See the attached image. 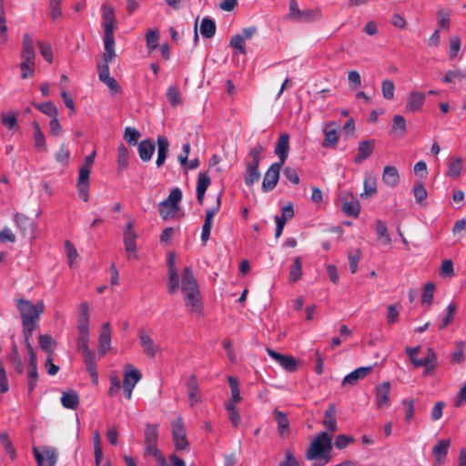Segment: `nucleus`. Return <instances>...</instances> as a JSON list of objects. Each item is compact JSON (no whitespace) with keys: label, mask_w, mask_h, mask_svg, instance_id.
<instances>
[{"label":"nucleus","mask_w":466,"mask_h":466,"mask_svg":"<svg viewBox=\"0 0 466 466\" xmlns=\"http://www.w3.org/2000/svg\"><path fill=\"white\" fill-rule=\"evenodd\" d=\"M332 451L331 436L326 432H319L311 441L306 452V458L309 461H315L318 466L326 465L331 459Z\"/></svg>","instance_id":"f257e3e1"},{"label":"nucleus","mask_w":466,"mask_h":466,"mask_svg":"<svg viewBox=\"0 0 466 466\" xmlns=\"http://www.w3.org/2000/svg\"><path fill=\"white\" fill-rule=\"evenodd\" d=\"M181 289L185 293L186 305L190 311L200 309V294L197 280L190 268L186 267L182 272Z\"/></svg>","instance_id":"f03ea898"},{"label":"nucleus","mask_w":466,"mask_h":466,"mask_svg":"<svg viewBox=\"0 0 466 466\" xmlns=\"http://www.w3.org/2000/svg\"><path fill=\"white\" fill-rule=\"evenodd\" d=\"M102 18L104 27V49L106 51V56L110 58L113 54V50H115L114 31L116 27V20L114 8L107 5H104L102 6Z\"/></svg>","instance_id":"7ed1b4c3"},{"label":"nucleus","mask_w":466,"mask_h":466,"mask_svg":"<svg viewBox=\"0 0 466 466\" xmlns=\"http://www.w3.org/2000/svg\"><path fill=\"white\" fill-rule=\"evenodd\" d=\"M16 307L20 313L22 323H37L45 309V304L39 300L34 304L31 300L17 299Z\"/></svg>","instance_id":"20e7f679"},{"label":"nucleus","mask_w":466,"mask_h":466,"mask_svg":"<svg viewBox=\"0 0 466 466\" xmlns=\"http://www.w3.org/2000/svg\"><path fill=\"white\" fill-rule=\"evenodd\" d=\"M262 151L263 147L261 145H258L253 147L248 154V157H250V159L247 161L244 177L247 186H251L260 179L258 166L261 160L260 155Z\"/></svg>","instance_id":"39448f33"},{"label":"nucleus","mask_w":466,"mask_h":466,"mask_svg":"<svg viewBox=\"0 0 466 466\" xmlns=\"http://www.w3.org/2000/svg\"><path fill=\"white\" fill-rule=\"evenodd\" d=\"M116 56V52L113 50V54L108 58L106 56V51H104L103 54V65L98 64V77L101 82H103L110 90L112 93L116 94L119 92V85L116 82V80L110 76L109 75V63L113 61V59Z\"/></svg>","instance_id":"423d86ee"},{"label":"nucleus","mask_w":466,"mask_h":466,"mask_svg":"<svg viewBox=\"0 0 466 466\" xmlns=\"http://www.w3.org/2000/svg\"><path fill=\"white\" fill-rule=\"evenodd\" d=\"M405 350L415 367H430L431 370L434 369L437 357L431 348L428 349L427 356L423 359L417 358L420 352V347H407Z\"/></svg>","instance_id":"0eeeda50"},{"label":"nucleus","mask_w":466,"mask_h":466,"mask_svg":"<svg viewBox=\"0 0 466 466\" xmlns=\"http://www.w3.org/2000/svg\"><path fill=\"white\" fill-rule=\"evenodd\" d=\"M33 453L38 466H55L56 463L58 453L53 447H34Z\"/></svg>","instance_id":"6e6552de"},{"label":"nucleus","mask_w":466,"mask_h":466,"mask_svg":"<svg viewBox=\"0 0 466 466\" xmlns=\"http://www.w3.org/2000/svg\"><path fill=\"white\" fill-rule=\"evenodd\" d=\"M173 441L177 451L186 450L189 443L187 439L186 431L180 417L177 418L171 424Z\"/></svg>","instance_id":"1a4fd4ad"},{"label":"nucleus","mask_w":466,"mask_h":466,"mask_svg":"<svg viewBox=\"0 0 466 466\" xmlns=\"http://www.w3.org/2000/svg\"><path fill=\"white\" fill-rule=\"evenodd\" d=\"M158 426L147 423L145 428V450L146 454L157 453Z\"/></svg>","instance_id":"9d476101"},{"label":"nucleus","mask_w":466,"mask_h":466,"mask_svg":"<svg viewBox=\"0 0 466 466\" xmlns=\"http://www.w3.org/2000/svg\"><path fill=\"white\" fill-rule=\"evenodd\" d=\"M221 205V194H219L217 198L216 207L206 210L205 220L202 226L201 231V240L204 245L207 244L210 238V232L213 225V218L216 214L218 212Z\"/></svg>","instance_id":"9b49d317"},{"label":"nucleus","mask_w":466,"mask_h":466,"mask_svg":"<svg viewBox=\"0 0 466 466\" xmlns=\"http://www.w3.org/2000/svg\"><path fill=\"white\" fill-rule=\"evenodd\" d=\"M266 351L286 371L294 372L298 370V360L293 356L279 353L270 348H267Z\"/></svg>","instance_id":"f8f14e48"},{"label":"nucleus","mask_w":466,"mask_h":466,"mask_svg":"<svg viewBox=\"0 0 466 466\" xmlns=\"http://www.w3.org/2000/svg\"><path fill=\"white\" fill-rule=\"evenodd\" d=\"M138 338L143 351L148 359H154L161 350L159 344L156 343L145 329L138 330Z\"/></svg>","instance_id":"ddd939ff"},{"label":"nucleus","mask_w":466,"mask_h":466,"mask_svg":"<svg viewBox=\"0 0 466 466\" xmlns=\"http://www.w3.org/2000/svg\"><path fill=\"white\" fill-rule=\"evenodd\" d=\"M282 166V164L276 162L271 164L268 169L266 171L261 186V188L264 192H268L274 189L279 181Z\"/></svg>","instance_id":"4468645a"},{"label":"nucleus","mask_w":466,"mask_h":466,"mask_svg":"<svg viewBox=\"0 0 466 466\" xmlns=\"http://www.w3.org/2000/svg\"><path fill=\"white\" fill-rule=\"evenodd\" d=\"M339 125L336 122H329L326 124L323 133L324 139L322 141V147L324 148H335L339 143Z\"/></svg>","instance_id":"2eb2a0df"},{"label":"nucleus","mask_w":466,"mask_h":466,"mask_svg":"<svg viewBox=\"0 0 466 466\" xmlns=\"http://www.w3.org/2000/svg\"><path fill=\"white\" fill-rule=\"evenodd\" d=\"M390 381H384L376 387L375 400L378 409H388L391 400L390 398Z\"/></svg>","instance_id":"dca6fc26"},{"label":"nucleus","mask_w":466,"mask_h":466,"mask_svg":"<svg viewBox=\"0 0 466 466\" xmlns=\"http://www.w3.org/2000/svg\"><path fill=\"white\" fill-rule=\"evenodd\" d=\"M168 268V285L167 292L170 295L175 294L179 288V277L176 268L175 256L173 253H169L167 259Z\"/></svg>","instance_id":"f3484780"},{"label":"nucleus","mask_w":466,"mask_h":466,"mask_svg":"<svg viewBox=\"0 0 466 466\" xmlns=\"http://www.w3.org/2000/svg\"><path fill=\"white\" fill-rule=\"evenodd\" d=\"M371 370H372V366L358 368V369L354 370L353 371L350 372L348 375H346L343 378L341 385L343 387L354 386L360 380L367 377L370 373Z\"/></svg>","instance_id":"a211bd4d"},{"label":"nucleus","mask_w":466,"mask_h":466,"mask_svg":"<svg viewBox=\"0 0 466 466\" xmlns=\"http://www.w3.org/2000/svg\"><path fill=\"white\" fill-rule=\"evenodd\" d=\"M34 40L29 34H24L21 50V62L35 63Z\"/></svg>","instance_id":"6ab92c4d"},{"label":"nucleus","mask_w":466,"mask_h":466,"mask_svg":"<svg viewBox=\"0 0 466 466\" xmlns=\"http://www.w3.org/2000/svg\"><path fill=\"white\" fill-rule=\"evenodd\" d=\"M450 445L451 441L449 439H442L433 447L434 466H441L444 463Z\"/></svg>","instance_id":"aec40b11"},{"label":"nucleus","mask_w":466,"mask_h":466,"mask_svg":"<svg viewBox=\"0 0 466 466\" xmlns=\"http://www.w3.org/2000/svg\"><path fill=\"white\" fill-rule=\"evenodd\" d=\"M289 151V136L287 133L281 134L277 141L275 154L279 157V164L284 165Z\"/></svg>","instance_id":"412c9836"},{"label":"nucleus","mask_w":466,"mask_h":466,"mask_svg":"<svg viewBox=\"0 0 466 466\" xmlns=\"http://www.w3.org/2000/svg\"><path fill=\"white\" fill-rule=\"evenodd\" d=\"M425 98V94L420 91H412L407 99V103L405 106L406 111L412 113L420 111L423 106Z\"/></svg>","instance_id":"4be33fe9"},{"label":"nucleus","mask_w":466,"mask_h":466,"mask_svg":"<svg viewBox=\"0 0 466 466\" xmlns=\"http://www.w3.org/2000/svg\"><path fill=\"white\" fill-rule=\"evenodd\" d=\"M375 148V141L374 140H363L359 143L358 147V154L355 157V163L360 164L367 158H369Z\"/></svg>","instance_id":"5701e85b"},{"label":"nucleus","mask_w":466,"mask_h":466,"mask_svg":"<svg viewBox=\"0 0 466 466\" xmlns=\"http://www.w3.org/2000/svg\"><path fill=\"white\" fill-rule=\"evenodd\" d=\"M187 396L191 406H194L201 401L199 386L196 374L190 375L187 384Z\"/></svg>","instance_id":"b1692460"},{"label":"nucleus","mask_w":466,"mask_h":466,"mask_svg":"<svg viewBox=\"0 0 466 466\" xmlns=\"http://www.w3.org/2000/svg\"><path fill=\"white\" fill-rule=\"evenodd\" d=\"M111 345V330L110 324L108 322L103 324L99 339H98V352L104 355L110 350Z\"/></svg>","instance_id":"393cba45"},{"label":"nucleus","mask_w":466,"mask_h":466,"mask_svg":"<svg viewBox=\"0 0 466 466\" xmlns=\"http://www.w3.org/2000/svg\"><path fill=\"white\" fill-rule=\"evenodd\" d=\"M211 184V179L206 172H199L197 181V199L202 205L204 202L205 193Z\"/></svg>","instance_id":"a878e982"},{"label":"nucleus","mask_w":466,"mask_h":466,"mask_svg":"<svg viewBox=\"0 0 466 466\" xmlns=\"http://www.w3.org/2000/svg\"><path fill=\"white\" fill-rule=\"evenodd\" d=\"M37 360L36 354H31L29 356V363H28V392L32 393L35 390L37 380H38V371H37Z\"/></svg>","instance_id":"bb28decb"},{"label":"nucleus","mask_w":466,"mask_h":466,"mask_svg":"<svg viewBox=\"0 0 466 466\" xmlns=\"http://www.w3.org/2000/svg\"><path fill=\"white\" fill-rule=\"evenodd\" d=\"M157 157L156 160V165L157 167H160L164 165L169 148V142L167 137L158 136L157 139Z\"/></svg>","instance_id":"cd10ccee"},{"label":"nucleus","mask_w":466,"mask_h":466,"mask_svg":"<svg viewBox=\"0 0 466 466\" xmlns=\"http://www.w3.org/2000/svg\"><path fill=\"white\" fill-rule=\"evenodd\" d=\"M84 362L86 368V370L88 371L89 375L91 376L93 381L95 383L98 380V375L96 371V354L91 350L82 352Z\"/></svg>","instance_id":"c85d7f7f"},{"label":"nucleus","mask_w":466,"mask_h":466,"mask_svg":"<svg viewBox=\"0 0 466 466\" xmlns=\"http://www.w3.org/2000/svg\"><path fill=\"white\" fill-rule=\"evenodd\" d=\"M141 378L142 374L139 370L134 369L132 365H127L124 370L123 387L135 388Z\"/></svg>","instance_id":"c756f323"},{"label":"nucleus","mask_w":466,"mask_h":466,"mask_svg":"<svg viewBox=\"0 0 466 466\" xmlns=\"http://www.w3.org/2000/svg\"><path fill=\"white\" fill-rule=\"evenodd\" d=\"M77 329L79 333H89V307L86 302L80 305Z\"/></svg>","instance_id":"7c9ffc66"},{"label":"nucleus","mask_w":466,"mask_h":466,"mask_svg":"<svg viewBox=\"0 0 466 466\" xmlns=\"http://www.w3.org/2000/svg\"><path fill=\"white\" fill-rule=\"evenodd\" d=\"M155 143L150 139L142 140L137 147V151L140 159L143 162H148L154 154L155 151Z\"/></svg>","instance_id":"2f4dec72"},{"label":"nucleus","mask_w":466,"mask_h":466,"mask_svg":"<svg viewBox=\"0 0 466 466\" xmlns=\"http://www.w3.org/2000/svg\"><path fill=\"white\" fill-rule=\"evenodd\" d=\"M137 234L136 233H128L124 234V245L125 249L127 254V259H137L138 256L137 254Z\"/></svg>","instance_id":"473e14b6"},{"label":"nucleus","mask_w":466,"mask_h":466,"mask_svg":"<svg viewBox=\"0 0 466 466\" xmlns=\"http://www.w3.org/2000/svg\"><path fill=\"white\" fill-rule=\"evenodd\" d=\"M382 181L390 187H395L400 181L398 169L393 166H386L382 173Z\"/></svg>","instance_id":"72a5a7b5"},{"label":"nucleus","mask_w":466,"mask_h":466,"mask_svg":"<svg viewBox=\"0 0 466 466\" xmlns=\"http://www.w3.org/2000/svg\"><path fill=\"white\" fill-rule=\"evenodd\" d=\"M275 420L278 424L279 434L281 438H285L289 433V420L287 415L279 410H274Z\"/></svg>","instance_id":"f704fd0d"},{"label":"nucleus","mask_w":466,"mask_h":466,"mask_svg":"<svg viewBox=\"0 0 466 466\" xmlns=\"http://www.w3.org/2000/svg\"><path fill=\"white\" fill-rule=\"evenodd\" d=\"M322 424L330 433L337 431L336 410L333 405L329 406L326 410Z\"/></svg>","instance_id":"c9c22d12"},{"label":"nucleus","mask_w":466,"mask_h":466,"mask_svg":"<svg viewBox=\"0 0 466 466\" xmlns=\"http://www.w3.org/2000/svg\"><path fill=\"white\" fill-rule=\"evenodd\" d=\"M406 133L407 124L405 118L400 115L394 116L390 135L401 138L406 135Z\"/></svg>","instance_id":"e433bc0d"},{"label":"nucleus","mask_w":466,"mask_h":466,"mask_svg":"<svg viewBox=\"0 0 466 466\" xmlns=\"http://www.w3.org/2000/svg\"><path fill=\"white\" fill-rule=\"evenodd\" d=\"M60 400L64 408L76 410L79 404V396L76 391L68 390L63 392Z\"/></svg>","instance_id":"4c0bfd02"},{"label":"nucleus","mask_w":466,"mask_h":466,"mask_svg":"<svg viewBox=\"0 0 466 466\" xmlns=\"http://www.w3.org/2000/svg\"><path fill=\"white\" fill-rule=\"evenodd\" d=\"M462 158L460 157H451L448 160V170L446 175L457 178L461 176L462 170Z\"/></svg>","instance_id":"58836bf2"},{"label":"nucleus","mask_w":466,"mask_h":466,"mask_svg":"<svg viewBox=\"0 0 466 466\" xmlns=\"http://www.w3.org/2000/svg\"><path fill=\"white\" fill-rule=\"evenodd\" d=\"M8 41V27L4 0H0V44L5 45Z\"/></svg>","instance_id":"ea45409f"},{"label":"nucleus","mask_w":466,"mask_h":466,"mask_svg":"<svg viewBox=\"0 0 466 466\" xmlns=\"http://www.w3.org/2000/svg\"><path fill=\"white\" fill-rule=\"evenodd\" d=\"M364 191L361 193V197H371L377 192V180L375 176L370 173H367L364 177Z\"/></svg>","instance_id":"a19ab883"},{"label":"nucleus","mask_w":466,"mask_h":466,"mask_svg":"<svg viewBox=\"0 0 466 466\" xmlns=\"http://www.w3.org/2000/svg\"><path fill=\"white\" fill-rule=\"evenodd\" d=\"M37 323H22L23 326V334L25 339V345L27 350L29 356L31 354H35L34 349L31 344V338L33 336V332L36 327Z\"/></svg>","instance_id":"79ce46f5"},{"label":"nucleus","mask_w":466,"mask_h":466,"mask_svg":"<svg viewBox=\"0 0 466 466\" xmlns=\"http://www.w3.org/2000/svg\"><path fill=\"white\" fill-rule=\"evenodd\" d=\"M216 23L209 17H204L200 24V34L205 38H211L216 34Z\"/></svg>","instance_id":"37998d69"},{"label":"nucleus","mask_w":466,"mask_h":466,"mask_svg":"<svg viewBox=\"0 0 466 466\" xmlns=\"http://www.w3.org/2000/svg\"><path fill=\"white\" fill-rule=\"evenodd\" d=\"M33 127L35 130V132H34L35 147L39 151L46 152L47 148H46V145L45 136L40 128L39 124L37 122H34Z\"/></svg>","instance_id":"c03bdc74"},{"label":"nucleus","mask_w":466,"mask_h":466,"mask_svg":"<svg viewBox=\"0 0 466 466\" xmlns=\"http://www.w3.org/2000/svg\"><path fill=\"white\" fill-rule=\"evenodd\" d=\"M302 277V261L300 257H296L290 266L289 270V282L295 283Z\"/></svg>","instance_id":"a18cd8bd"},{"label":"nucleus","mask_w":466,"mask_h":466,"mask_svg":"<svg viewBox=\"0 0 466 466\" xmlns=\"http://www.w3.org/2000/svg\"><path fill=\"white\" fill-rule=\"evenodd\" d=\"M9 360L15 371L18 374H22L24 372V364L15 343H13L12 345V351L9 356Z\"/></svg>","instance_id":"49530a36"},{"label":"nucleus","mask_w":466,"mask_h":466,"mask_svg":"<svg viewBox=\"0 0 466 466\" xmlns=\"http://www.w3.org/2000/svg\"><path fill=\"white\" fill-rule=\"evenodd\" d=\"M466 78V72L460 68L449 70L442 78V82L445 84L461 82Z\"/></svg>","instance_id":"de8ad7c7"},{"label":"nucleus","mask_w":466,"mask_h":466,"mask_svg":"<svg viewBox=\"0 0 466 466\" xmlns=\"http://www.w3.org/2000/svg\"><path fill=\"white\" fill-rule=\"evenodd\" d=\"M376 234L378 240L380 241L383 245L390 244L391 238L388 233L387 226L382 220H378L376 222Z\"/></svg>","instance_id":"09e8293b"},{"label":"nucleus","mask_w":466,"mask_h":466,"mask_svg":"<svg viewBox=\"0 0 466 466\" xmlns=\"http://www.w3.org/2000/svg\"><path fill=\"white\" fill-rule=\"evenodd\" d=\"M342 210L347 216L357 218L360 211L359 200L352 198L350 201H345L342 205Z\"/></svg>","instance_id":"8fccbe9b"},{"label":"nucleus","mask_w":466,"mask_h":466,"mask_svg":"<svg viewBox=\"0 0 466 466\" xmlns=\"http://www.w3.org/2000/svg\"><path fill=\"white\" fill-rule=\"evenodd\" d=\"M128 166V150L124 144L117 147V167L118 170H124Z\"/></svg>","instance_id":"3c124183"},{"label":"nucleus","mask_w":466,"mask_h":466,"mask_svg":"<svg viewBox=\"0 0 466 466\" xmlns=\"http://www.w3.org/2000/svg\"><path fill=\"white\" fill-rule=\"evenodd\" d=\"M182 199V191L178 187L173 188L165 200L167 201V203L170 204L171 208L175 209L176 211L178 210L179 207L178 204Z\"/></svg>","instance_id":"603ef678"},{"label":"nucleus","mask_w":466,"mask_h":466,"mask_svg":"<svg viewBox=\"0 0 466 466\" xmlns=\"http://www.w3.org/2000/svg\"><path fill=\"white\" fill-rule=\"evenodd\" d=\"M140 137L141 133L137 128L132 127H127L125 128L124 138L129 145H137Z\"/></svg>","instance_id":"864d4df0"},{"label":"nucleus","mask_w":466,"mask_h":466,"mask_svg":"<svg viewBox=\"0 0 466 466\" xmlns=\"http://www.w3.org/2000/svg\"><path fill=\"white\" fill-rule=\"evenodd\" d=\"M228 385L230 388V392H231L230 400H233V402H240L241 396H240V390H239V387H238V380L232 376H228Z\"/></svg>","instance_id":"5fc2aeb1"},{"label":"nucleus","mask_w":466,"mask_h":466,"mask_svg":"<svg viewBox=\"0 0 466 466\" xmlns=\"http://www.w3.org/2000/svg\"><path fill=\"white\" fill-rule=\"evenodd\" d=\"M94 442V454H95V464H99L103 459V451L101 447V438L97 431H95L93 437Z\"/></svg>","instance_id":"6e6d98bb"},{"label":"nucleus","mask_w":466,"mask_h":466,"mask_svg":"<svg viewBox=\"0 0 466 466\" xmlns=\"http://www.w3.org/2000/svg\"><path fill=\"white\" fill-rule=\"evenodd\" d=\"M435 290V284L432 282H428L424 285L423 293L421 296L422 304L431 305L433 301Z\"/></svg>","instance_id":"4d7b16f0"},{"label":"nucleus","mask_w":466,"mask_h":466,"mask_svg":"<svg viewBox=\"0 0 466 466\" xmlns=\"http://www.w3.org/2000/svg\"><path fill=\"white\" fill-rule=\"evenodd\" d=\"M0 443L3 446V448L5 449V452L10 456V458L12 460H14L15 458L16 453H15V450L13 447L12 441L9 439L7 433H5V432L0 433Z\"/></svg>","instance_id":"13d9d810"},{"label":"nucleus","mask_w":466,"mask_h":466,"mask_svg":"<svg viewBox=\"0 0 466 466\" xmlns=\"http://www.w3.org/2000/svg\"><path fill=\"white\" fill-rule=\"evenodd\" d=\"M147 47L152 52L158 46L159 35L157 30L149 29L146 35Z\"/></svg>","instance_id":"bf43d9fd"},{"label":"nucleus","mask_w":466,"mask_h":466,"mask_svg":"<svg viewBox=\"0 0 466 466\" xmlns=\"http://www.w3.org/2000/svg\"><path fill=\"white\" fill-rule=\"evenodd\" d=\"M1 122L8 129H13L17 126V116L16 113L9 111L8 113L1 114Z\"/></svg>","instance_id":"052dcab7"},{"label":"nucleus","mask_w":466,"mask_h":466,"mask_svg":"<svg viewBox=\"0 0 466 466\" xmlns=\"http://www.w3.org/2000/svg\"><path fill=\"white\" fill-rule=\"evenodd\" d=\"M395 85L392 80L385 79L381 83V93L385 99L390 100L394 97Z\"/></svg>","instance_id":"680f3d73"},{"label":"nucleus","mask_w":466,"mask_h":466,"mask_svg":"<svg viewBox=\"0 0 466 466\" xmlns=\"http://www.w3.org/2000/svg\"><path fill=\"white\" fill-rule=\"evenodd\" d=\"M412 190L417 203L420 204L423 200L426 199L428 194L422 182H416Z\"/></svg>","instance_id":"e2e57ef3"},{"label":"nucleus","mask_w":466,"mask_h":466,"mask_svg":"<svg viewBox=\"0 0 466 466\" xmlns=\"http://www.w3.org/2000/svg\"><path fill=\"white\" fill-rule=\"evenodd\" d=\"M456 309H457V306L454 303H451L448 305L446 316L443 318L441 325L439 326L440 329L446 328L452 322V320L454 319Z\"/></svg>","instance_id":"0e129e2a"},{"label":"nucleus","mask_w":466,"mask_h":466,"mask_svg":"<svg viewBox=\"0 0 466 466\" xmlns=\"http://www.w3.org/2000/svg\"><path fill=\"white\" fill-rule=\"evenodd\" d=\"M158 212L163 219H167L173 217L177 211L171 208L170 204L167 201L163 200L158 204Z\"/></svg>","instance_id":"69168bd1"},{"label":"nucleus","mask_w":466,"mask_h":466,"mask_svg":"<svg viewBox=\"0 0 466 466\" xmlns=\"http://www.w3.org/2000/svg\"><path fill=\"white\" fill-rule=\"evenodd\" d=\"M38 340L39 346L43 350L46 351L48 355L53 353L52 346L54 345L55 342L50 335H40Z\"/></svg>","instance_id":"338daca9"},{"label":"nucleus","mask_w":466,"mask_h":466,"mask_svg":"<svg viewBox=\"0 0 466 466\" xmlns=\"http://www.w3.org/2000/svg\"><path fill=\"white\" fill-rule=\"evenodd\" d=\"M167 97L173 106H178L182 103L179 90L175 86H170L167 89Z\"/></svg>","instance_id":"774afa93"}]
</instances>
